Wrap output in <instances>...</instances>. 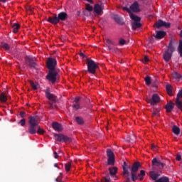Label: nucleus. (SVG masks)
Segmentation results:
<instances>
[{"instance_id": "13d9d810", "label": "nucleus", "mask_w": 182, "mask_h": 182, "mask_svg": "<svg viewBox=\"0 0 182 182\" xmlns=\"http://www.w3.org/2000/svg\"><path fill=\"white\" fill-rule=\"evenodd\" d=\"M116 173H117V167H114V174H116Z\"/></svg>"}, {"instance_id": "39448f33", "label": "nucleus", "mask_w": 182, "mask_h": 182, "mask_svg": "<svg viewBox=\"0 0 182 182\" xmlns=\"http://www.w3.org/2000/svg\"><path fill=\"white\" fill-rule=\"evenodd\" d=\"M86 63L87 66V73L91 75H95L96 70L99 69V65L90 58L87 59Z\"/></svg>"}, {"instance_id": "6ab92c4d", "label": "nucleus", "mask_w": 182, "mask_h": 182, "mask_svg": "<svg viewBox=\"0 0 182 182\" xmlns=\"http://www.w3.org/2000/svg\"><path fill=\"white\" fill-rule=\"evenodd\" d=\"M171 56H173V53L171 51L166 50L163 55V58L165 62H168L170 59H171Z\"/></svg>"}, {"instance_id": "6e6d98bb", "label": "nucleus", "mask_w": 182, "mask_h": 182, "mask_svg": "<svg viewBox=\"0 0 182 182\" xmlns=\"http://www.w3.org/2000/svg\"><path fill=\"white\" fill-rule=\"evenodd\" d=\"M138 178L139 177V180L140 181H141V180H143L144 177V176H136Z\"/></svg>"}, {"instance_id": "bf43d9fd", "label": "nucleus", "mask_w": 182, "mask_h": 182, "mask_svg": "<svg viewBox=\"0 0 182 182\" xmlns=\"http://www.w3.org/2000/svg\"><path fill=\"white\" fill-rule=\"evenodd\" d=\"M0 2H3V4H5V2H6V0H0Z\"/></svg>"}, {"instance_id": "7c9ffc66", "label": "nucleus", "mask_w": 182, "mask_h": 182, "mask_svg": "<svg viewBox=\"0 0 182 182\" xmlns=\"http://www.w3.org/2000/svg\"><path fill=\"white\" fill-rule=\"evenodd\" d=\"M19 28H21V26L18 23H14L12 25L13 32L14 33H18V31H19Z\"/></svg>"}, {"instance_id": "0eeeda50", "label": "nucleus", "mask_w": 182, "mask_h": 182, "mask_svg": "<svg viewBox=\"0 0 182 182\" xmlns=\"http://www.w3.org/2000/svg\"><path fill=\"white\" fill-rule=\"evenodd\" d=\"M26 65L31 68V69H37L36 58L31 55H27L25 58Z\"/></svg>"}, {"instance_id": "cd10ccee", "label": "nucleus", "mask_w": 182, "mask_h": 182, "mask_svg": "<svg viewBox=\"0 0 182 182\" xmlns=\"http://www.w3.org/2000/svg\"><path fill=\"white\" fill-rule=\"evenodd\" d=\"M127 141H129V143H134L136 141V135L131 134L127 137Z\"/></svg>"}, {"instance_id": "423d86ee", "label": "nucleus", "mask_w": 182, "mask_h": 182, "mask_svg": "<svg viewBox=\"0 0 182 182\" xmlns=\"http://www.w3.org/2000/svg\"><path fill=\"white\" fill-rule=\"evenodd\" d=\"M110 178H114V166L109 167L108 171H106V176L103 177L100 181H97V182H110Z\"/></svg>"}, {"instance_id": "de8ad7c7", "label": "nucleus", "mask_w": 182, "mask_h": 182, "mask_svg": "<svg viewBox=\"0 0 182 182\" xmlns=\"http://www.w3.org/2000/svg\"><path fill=\"white\" fill-rule=\"evenodd\" d=\"M150 60L149 59V56L145 55L143 60V63H147V62H149Z\"/></svg>"}, {"instance_id": "052dcab7", "label": "nucleus", "mask_w": 182, "mask_h": 182, "mask_svg": "<svg viewBox=\"0 0 182 182\" xmlns=\"http://www.w3.org/2000/svg\"><path fill=\"white\" fill-rule=\"evenodd\" d=\"M54 167H57L58 168H59V167L58 166V164H55Z\"/></svg>"}, {"instance_id": "09e8293b", "label": "nucleus", "mask_w": 182, "mask_h": 182, "mask_svg": "<svg viewBox=\"0 0 182 182\" xmlns=\"http://www.w3.org/2000/svg\"><path fill=\"white\" fill-rule=\"evenodd\" d=\"M79 102H80V97H77L74 100L75 104H79Z\"/></svg>"}, {"instance_id": "a878e982", "label": "nucleus", "mask_w": 182, "mask_h": 182, "mask_svg": "<svg viewBox=\"0 0 182 182\" xmlns=\"http://www.w3.org/2000/svg\"><path fill=\"white\" fill-rule=\"evenodd\" d=\"M160 116V107H154L152 117H159Z\"/></svg>"}, {"instance_id": "603ef678", "label": "nucleus", "mask_w": 182, "mask_h": 182, "mask_svg": "<svg viewBox=\"0 0 182 182\" xmlns=\"http://www.w3.org/2000/svg\"><path fill=\"white\" fill-rule=\"evenodd\" d=\"M53 154H54L55 159H58L59 158V155H58V153L56 151H54Z\"/></svg>"}, {"instance_id": "5fc2aeb1", "label": "nucleus", "mask_w": 182, "mask_h": 182, "mask_svg": "<svg viewBox=\"0 0 182 182\" xmlns=\"http://www.w3.org/2000/svg\"><path fill=\"white\" fill-rule=\"evenodd\" d=\"M80 56H81V58H85V53H80Z\"/></svg>"}, {"instance_id": "f257e3e1", "label": "nucleus", "mask_w": 182, "mask_h": 182, "mask_svg": "<svg viewBox=\"0 0 182 182\" xmlns=\"http://www.w3.org/2000/svg\"><path fill=\"white\" fill-rule=\"evenodd\" d=\"M140 167H141V165L138 161L134 162L132 164V166H130L127 165L126 162H124L122 166L123 176H127L125 178L127 182L130 181V180H132V181L137 180L138 177L136 173L139 171Z\"/></svg>"}, {"instance_id": "ddd939ff", "label": "nucleus", "mask_w": 182, "mask_h": 182, "mask_svg": "<svg viewBox=\"0 0 182 182\" xmlns=\"http://www.w3.org/2000/svg\"><path fill=\"white\" fill-rule=\"evenodd\" d=\"M45 93H46V97H47V99L50 100L49 102H51L53 103H56V102H58V97L50 93L49 88H47L45 90Z\"/></svg>"}, {"instance_id": "0e129e2a", "label": "nucleus", "mask_w": 182, "mask_h": 182, "mask_svg": "<svg viewBox=\"0 0 182 182\" xmlns=\"http://www.w3.org/2000/svg\"><path fill=\"white\" fill-rule=\"evenodd\" d=\"M117 176H114V180H117Z\"/></svg>"}, {"instance_id": "864d4df0", "label": "nucleus", "mask_w": 182, "mask_h": 182, "mask_svg": "<svg viewBox=\"0 0 182 182\" xmlns=\"http://www.w3.org/2000/svg\"><path fill=\"white\" fill-rule=\"evenodd\" d=\"M150 43H154V38L153 37L149 38Z\"/></svg>"}, {"instance_id": "412c9836", "label": "nucleus", "mask_w": 182, "mask_h": 182, "mask_svg": "<svg viewBox=\"0 0 182 182\" xmlns=\"http://www.w3.org/2000/svg\"><path fill=\"white\" fill-rule=\"evenodd\" d=\"M165 35H166V33L165 31H156V35H154V36L156 39H163Z\"/></svg>"}, {"instance_id": "c756f323", "label": "nucleus", "mask_w": 182, "mask_h": 182, "mask_svg": "<svg viewBox=\"0 0 182 182\" xmlns=\"http://www.w3.org/2000/svg\"><path fill=\"white\" fill-rule=\"evenodd\" d=\"M0 46L1 48H3V49H5V50H9V49H11V46H9V44L5 42L0 43Z\"/></svg>"}, {"instance_id": "a18cd8bd", "label": "nucleus", "mask_w": 182, "mask_h": 182, "mask_svg": "<svg viewBox=\"0 0 182 182\" xmlns=\"http://www.w3.org/2000/svg\"><path fill=\"white\" fill-rule=\"evenodd\" d=\"M146 176V171L141 170L140 173L138 174V177H144Z\"/></svg>"}, {"instance_id": "72a5a7b5", "label": "nucleus", "mask_w": 182, "mask_h": 182, "mask_svg": "<svg viewBox=\"0 0 182 182\" xmlns=\"http://www.w3.org/2000/svg\"><path fill=\"white\" fill-rule=\"evenodd\" d=\"M166 89L169 96H173V87L170 84L166 85Z\"/></svg>"}, {"instance_id": "ea45409f", "label": "nucleus", "mask_w": 182, "mask_h": 182, "mask_svg": "<svg viewBox=\"0 0 182 182\" xmlns=\"http://www.w3.org/2000/svg\"><path fill=\"white\" fill-rule=\"evenodd\" d=\"M37 132L39 134H43V133H45V130H43V129L41 128L38 125L37 127Z\"/></svg>"}, {"instance_id": "9d476101", "label": "nucleus", "mask_w": 182, "mask_h": 182, "mask_svg": "<svg viewBox=\"0 0 182 182\" xmlns=\"http://www.w3.org/2000/svg\"><path fill=\"white\" fill-rule=\"evenodd\" d=\"M54 137L57 141H60L61 143H70V141H72V139L69 138L68 136H65L60 134H54Z\"/></svg>"}, {"instance_id": "20e7f679", "label": "nucleus", "mask_w": 182, "mask_h": 182, "mask_svg": "<svg viewBox=\"0 0 182 182\" xmlns=\"http://www.w3.org/2000/svg\"><path fill=\"white\" fill-rule=\"evenodd\" d=\"M129 18L132 19L131 25L132 26L133 31H136V29L141 28V17H139L134 14H131Z\"/></svg>"}, {"instance_id": "5701e85b", "label": "nucleus", "mask_w": 182, "mask_h": 182, "mask_svg": "<svg viewBox=\"0 0 182 182\" xmlns=\"http://www.w3.org/2000/svg\"><path fill=\"white\" fill-rule=\"evenodd\" d=\"M114 21L115 22H117V23H118V25L122 26L124 23V20L123 19V18L118 15H115Z\"/></svg>"}, {"instance_id": "4468645a", "label": "nucleus", "mask_w": 182, "mask_h": 182, "mask_svg": "<svg viewBox=\"0 0 182 182\" xmlns=\"http://www.w3.org/2000/svg\"><path fill=\"white\" fill-rule=\"evenodd\" d=\"M146 102L149 103L151 106H156V105L160 102V96L157 94H154L151 99H146Z\"/></svg>"}, {"instance_id": "e2e57ef3", "label": "nucleus", "mask_w": 182, "mask_h": 182, "mask_svg": "<svg viewBox=\"0 0 182 182\" xmlns=\"http://www.w3.org/2000/svg\"><path fill=\"white\" fill-rule=\"evenodd\" d=\"M55 181L56 182H60V181H59V178H56Z\"/></svg>"}, {"instance_id": "c85d7f7f", "label": "nucleus", "mask_w": 182, "mask_h": 182, "mask_svg": "<svg viewBox=\"0 0 182 182\" xmlns=\"http://www.w3.org/2000/svg\"><path fill=\"white\" fill-rule=\"evenodd\" d=\"M75 122L76 123H77V124H80V126L85 124V120L82 117H76Z\"/></svg>"}, {"instance_id": "58836bf2", "label": "nucleus", "mask_w": 182, "mask_h": 182, "mask_svg": "<svg viewBox=\"0 0 182 182\" xmlns=\"http://www.w3.org/2000/svg\"><path fill=\"white\" fill-rule=\"evenodd\" d=\"M85 8L86 10L88 11L89 12H92V11H93V6H90V4H85Z\"/></svg>"}, {"instance_id": "8fccbe9b", "label": "nucleus", "mask_w": 182, "mask_h": 182, "mask_svg": "<svg viewBox=\"0 0 182 182\" xmlns=\"http://www.w3.org/2000/svg\"><path fill=\"white\" fill-rule=\"evenodd\" d=\"M20 116H21V117H22V119H23L25 117V116H26V112H20Z\"/></svg>"}, {"instance_id": "3c124183", "label": "nucleus", "mask_w": 182, "mask_h": 182, "mask_svg": "<svg viewBox=\"0 0 182 182\" xmlns=\"http://www.w3.org/2000/svg\"><path fill=\"white\" fill-rule=\"evenodd\" d=\"M176 159L177 160V161H180V160H181V155L178 154V155L176 156Z\"/></svg>"}, {"instance_id": "f3484780", "label": "nucleus", "mask_w": 182, "mask_h": 182, "mask_svg": "<svg viewBox=\"0 0 182 182\" xmlns=\"http://www.w3.org/2000/svg\"><path fill=\"white\" fill-rule=\"evenodd\" d=\"M170 23H166L163 20H158V21L154 23V26H156V28H161L163 26H164L165 28H170Z\"/></svg>"}, {"instance_id": "c9c22d12", "label": "nucleus", "mask_w": 182, "mask_h": 182, "mask_svg": "<svg viewBox=\"0 0 182 182\" xmlns=\"http://www.w3.org/2000/svg\"><path fill=\"white\" fill-rule=\"evenodd\" d=\"M6 100H8L6 95L4 93L0 94V102H1V103H6Z\"/></svg>"}, {"instance_id": "e433bc0d", "label": "nucleus", "mask_w": 182, "mask_h": 182, "mask_svg": "<svg viewBox=\"0 0 182 182\" xmlns=\"http://www.w3.org/2000/svg\"><path fill=\"white\" fill-rule=\"evenodd\" d=\"M144 80L146 82V85L147 86H149V85H151V77H149V76H146L145 78H144Z\"/></svg>"}, {"instance_id": "aec40b11", "label": "nucleus", "mask_w": 182, "mask_h": 182, "mask_svg": "<svg viewBox=\"0 0 182 182\" xmlns=\"http://www.w3.org/2000/svg\"><path fill=\"white\" fill-rule=\"evenodd\" d=\"M130 9L133 12H140V7H139V2L134 1L133 4L130 6Z\"/></svg>"}, {"instance_id": "4d7b16f0", "label": "nucleus", "mask_w": 182, "mask_h": 182, "mask_svg": "<svg viewBox=\"0 0 182 182\" xmlns=\"http://www.w3.org/2000/svg\"><path fill=\"white\" fill-rule=\"evenodd\" d=\"M151 149H152L153 150H154V149H156V146H155L154 144H152V145H151Z\"/></svg>"}, {"instance_id": "bb28decb", "label": "nucleus", "mask_w": 182, "mask_h": 182, "mask_svg": "<svg viewBox=\"0 0 182 182\" xmlns=\"http://www.w3.org/2000/svg\"><path fill=\"white\" fill-rule=\"evenodd\" d=\"M149 176L152 180H154L155 181H157V178H159V173L154 172V171H150Z\"/></svg>"}, {"instance_id": "6e6552de", "label": "nucleus", "mask_w": 182, "mask_h": 182, "mask_svg": "<svg viewBox=\"0 0 182 182\" xmlns=\"http://www.w3.org/2000/svg\"><path fill=\"white\" fill-rule=\"evenodd\" d=\"M59 74L57 70H49L48 74L46 76V79L51 82V83H55L58 79Z\"/></svg>"}, {"instance_id": "c03bdc74", "label": "nucleus", "mask_w": 182, "mask_h": 182, "mask_svg": "<svg viewBox=\"0 0 182 182\" xmlns=\"http://www.w3.org/2000/svg\"><path fill=\"white\" fill-rule=\"evenodd\" d=\"M119 45H121L122 46H123V45H126V40L120 38L119 40Z\"/></svg>"}, {"instance_id": "f704fd0d", "label": "nucleus", "mask_w": 182, "mask_h": 182, "mask_svg": "<svg viewBox=\"0 0 182 182\" xmlns=\"http://www.w3.org/2000/svg\"><path fill=\"white\" fill-rule=\"evenodd\" d=\"M172 131L174 134H176V136H178V134H180V128L176 125L173 127Z\"/></svg>"}, {"instance_id": "49530a36", "label": "nucleus", "mask_w": 182, "mask_h": 182, "mask_svg": "<svg viewBox=\"0 0 182 182\" xmlns=\"http://www.w3.org/2000/svg\"><path fill=\"white\" fill-rule=\"evenodd\" d=\"M122 9H123V11H127V12H128V14H129V17H130V14H133V13H132V11L129 10V8H127V7H123Z\"/></svg>"}, {"instance_id": "393cba45", "label": "nucleus", "mask_w": 182, "mask_h": 182, "mask_svg": "<svg viewBox=\"0 0 182 182\" xmlns=\"http://www.w3.org/2000/svg\"><path fill=\"white\" fill-rule=\"evenodd\" d=\"M173 109H174V104L173 102L171 101L166 105V109L168 113H170V112H171Z\"/></svg>"}, {"instance_id": "4c0bfd02", "label": "nucleus", "mask_w": 182, "mask_h": 182, "mask_svg": "<svg viewBox=\"0 0 182 182\" xmlns=\"http://www.w3.org/2000/svg\"><path fill=\"white\" fill-rule=\"evenodd\" d=\"M30 85H31L33 90H38V84H36L35 82L31 81L30 82Z\"/></svg>"}, {"instance_id": "37998d69", "label": "nucleus", "mask_w": 182, "mask_h": 182, "mask_svg": "<svg viewBox=\"0 0 182 182\" xmlns=\"http://www.w3.org/2000/svg\"><path fill=\"white\" fill-rule=\"evenodd\" d=\"M18 124H21L22 127H23L25 126V124H26V120L24 118H23L18 122Z\"/></svg>"}, {"instance_id": "a19ab883", "label": "nucleus", "mask_w": 182, "mask_h": 182, "mask_svg": "<svg viewBox=\"0 0 182 182\" xmlns=\"http://www.w3.org/2000/svg\"><path fill=\"white\" fill-rule=\"evenodd\" d=\"M65 171H66L67 172H68V171H70V168L72 167V165L70 164V163L65 164Z\"/></svg>"}, {"instance_id": "79ce46f5", "label": "nucleus", "mask_w": 182, "mask_h": 182, "mask_svg": "<svg viewBox=\"0 0 182 182\" xmlns=\"http://www.w3.org/2000/svg\"><path fill=\"white\" fill-rule=\"evenodd\" d=\"M73 109L74 110H79V109H80V104H73Z\"/></svg>"}, {"instance_id": "b1692460", "label": "nucleus", "mask_w": 182, "mask_h": 182, "mask_svg": "<svg viewBox=\"0 0 182 182\" xmlns=\"http://www.w3.org/2000/svg\"><path fill=\"white\" fill-rule=\"evenodd\" d=\"M174 40L173 39H171L170 41H169V44L168 46V50H168L169 52H174L175 50V48H174Z\"/></svg>"}, {"instance_id": "680f3d73", "label": "nucleus", "mask_w": 182, "mask_h": 182, "mask_svg": "<svg viewBox=\"0 0 182 182\" xmlns=\"http://www.w3.org/2000/svg\"><path fill=\"white\" fill-rule=\"evenodd\" d=\"M179 36H181V38H182V30L181 31Z\"/></svg>"}, {"instance_id": "f03ea898", "label": "nucleus", "mask_w": 182, "mask_h": 182, "mask_svg": "<svg viewBox=\"0 0 182 182\" xmlns=\"http://www.w3.org/2000/svg\"><path fill=\"white\" fill-rule=\"evenodd\" d=\"M69 16L65 11H62L59 13L58 15L54 14V16H50L48 18V22L52 23L53 25H58L59 22L63 21L65 22L68 19Z\"/></svg>"}, {"instance_id": "7ed1b4c3", "label": "nucleus", "mask_w": 182, "mask_h": 182, "mask_svg": "<svg viewBox=\"0 0 182 182\" xmlns=\"http://www.w3.org/2000/svg\"><path fill=\"white\" fill-rule=\"evenodd\" d=\"M28 123V133H30V134H35L37 132L38 126L39 124L38 119L35 117H29Z\"/></svg>"}, {"instance_id": "a211bd4d", "label": "nucleus", "mask_w": 182, "mask_h": 182, "mask_svg": "<svg viewBox=\"0 0 182 182\" xmlns=\"http://www.w3.org/2000/svg\"><path fill=\"white\" fill-rule=\"evenodd\" d=\"M180 99H182V90L178 91L176 99V106L179 108L182 107V101H180Z\"/></svg>"}, {"instance_id": "dca6fc26", "label": "nucleus", "mask_w": 182, "mask_h": 182, "mask_svg": "<svg viewBox=\"0 0 182 182\" xmlns=\"http://www.w3.org/2000/svg\"><path fill=\"white\" fill-rule=\"evenodd\" d=\"M103 9H105L103 4H96L94 6L93 11H94V13L96 14V15H102V12H103Z\"/></svg>"}, {"instance_id": "2eb2a0df", "label": "nucleus", "mask_w": 182, "mask_h": 182, "mask_svg": "<svg viewBox=\"0 0 182 182\" xmlns=\"http://www.w3.org/2000/svg\"><path fill=\"white\" fill-rule=\"evenodd\" d=\"M105 43L109 50V53H113L114 52V43L109 38L105 40Z\"/></svg>"}, {"instance_id": "1a4fd4ad", "label": "nucleus", "mask_w": 182, "mask_h": 182, "mask_svg": "<svg viewBox=\"0 0 182 182\" xmlns=\"http://www.w3.org/2000/svg\"><path fill=\"white\" fill-rule=\"evenodd\" d=\"M151 163L153 170H156V168L163 170V168H164L166 166V164L161 162L157 159V158H154L151 161Z\"/></svg>"}, {"instance_id": "4be33fe9", "label": "nucleus", "mask_w": 182, "mask_h": 182, "mask_svg": "<svg viewBox=\"0 0 182 182\" xmlns=\"http://www.w3.org/2000/svg\"><path fill=\"white\" fill-rule=\"evenodd\" d=\"M52 126L56 132H62L63 130L62 125L58 122H53Z\"/></svg>"}, {"instance_id": "473e14b6", "label": "nucleus", "mask_w": 182, "mask_h": 182, "mask_svg": "<svg viewBox=\"0 0 182 182\" xmlns=\"http://www.w3.org/2000/svg\"><path fill=\"white\" fill-rule=\"evenodd\" d=\"M178 53L180 55V58H182V40H179L178 46Z\"/></svg>"}, {"instance_id": "f8f14e48", "label": "nucleus", "mask_w": 182, "mask_h": 182, "mask_svg": "<svg viewBox=\"0 0 182 182\" xmlns=\"http://www.w3.org/2000/svg\"><path fill=\"white\" fill-rule=\"evenodd\" d=\"M58 62L56 61V59L49 58L47 60L46 65L47 68L49 70H56L55 68H56Z\"/></svg>"}, {"instance_id": "9b49d317", "label": "nucleus", "mask_w": 182, "mask_h": 182, "mask_svg": "<svg viewBox=\"0 0 182 182\" xmlns=\"http://www.w3.org/2000/svg\"><path fill=\"white\" fill-rule=\"evenodd\" d=\"M107 166H114V153L112 149H107Z\"/></svg>"}, {"instance_id": "2f4dec72", "label": "nucleus", "mask_w": 182, "mask_h": 182, "mask_svg": "<svg viewBox=\"0 0 182 182\" xmlns=\"http://www.w3.org/2000/svg\"><path fill=\"white\" fill-rule=\"evenodd\" d=\"M56 102H52L50 101L48 102V109H58V105H55Z\"/></svg>"}]
</instances>
